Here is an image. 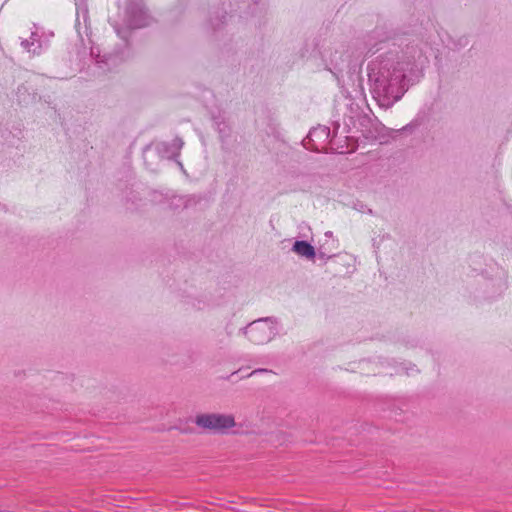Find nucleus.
Returning a JSON list of instances; mask_svg holds the SVG:
<instances>
[{"label":"nucleus","mask_w":512,"mask_h":512,"mask_svg":"<svg viewBox=\"0 0 512 512\" xmlns=\"http://www.w3.org/2000/svg\"><path fill=\"white\" fill-rule=\"evenodd\" d=\"M292 250L307 259H313L316 256L315 248L305 240L295 241Z\"/></svg>","instance_id":"obj_10"},{"label":"nucleus","mask_w":512,"mask_h":512,"mask_svg":"<svg viewBox=\"0 0 512 512\" xmlns=\"http://www.w3.org/2000/svg\"><path fill=\"white\" fill-rule=\"evenodd\" d=\"M326 236H331L332 235V232L331 231H328L325 233Z\"/></svg>","instance_id":"obj_23"},{"label":"nucleus","mask_w":512,"mask_h":512,"mask_svg":"<svg viewBox=\"0 0 512 512\" xmlns=\"http://www.w3.org/2000/svg\"><path fill=\"white\" fill-rule=\"evenodd\" d=\"M116 34L123 40H127L132 29L142 28L148 25L149 16L142 0H129L124 24L121 25L115 20H109Z\"/></svg>","instance_id":"obj_2"},{"label":"nucleus","mask_w":512,"mask_h":512,"mask_svg":"<svg viewBox=\"0 0 512 512\" xmlns=\"http://www.w3.org/2000/svg\"><path fill=\"white\" fill-rule=\"evenodd\" d=\"M424 55L415 45L407 46L400 53L389 52L378 56L368 64L370 91L377 104L391 108L407 91L406 82L418 79L422 74Z\"/></svg>","instance_id":"obj_1"},{"label":"nucleus","mask_w":512,"mask_h":512,"mask_svg":"<svg viewBox=\"0 0 512 512\" xmlns=\"http://www.w3.org/2000/svg\"><path fill=\"white\" fill-rule=\"evenodd\" d=\"M487 287L491 288V296L500 295L507 288V275L505 270L496 267L494 278L489 280Z\"/></svg>","instance_id":"obj_7"},{"label":"nucleus","mask_w":512,"mask_h":512,"mask_svg":"<svg viewBox=\"0 0 512 512\" xmlns=\"http://www.w3.org/2000/svg\"><path fill=\"white\" fill-rule=\"evenodd\" d=\"M421 124V121L419 120V118H415L414 120H412L410 123H408L407 125H405L402 130L403 131H408V132H411L413 131L415 128L419 127Z\"/></svg>","instance_id":"obj_14"},{"label":"nucleus","mask_w":512,"mask_h":512,"mask_svg":"<svg viewBox=\"0 0 512 512\" xmlns=\"http://www.w3.org/2000/svg\"><path fill=\"white\" fill-rule=\"evenodd\" d=\"M351 126H354L353 117H349L348 120L344 119V130L350 132Z\"/></svg>","instance_id":"obj_16"},{"label":"nucleus","mask_w":512,"mask_h":512,"mask_svg":"<svg viewBox=\"0 0 512 512\" xmlns=\"http://www.w3.org/2000/svg\"><path fill=\"white\" fill-rule=\"evenodd\" d=\"M354 208L362 213H365V212H367L369 214L373 213L370 208H367V206L364 203L359 202V201L354 204Z\"/></svg>","instance_id":"obj_15"},{"label":"nucleus","mask_w":512,"mask_h":512,"mask_svg":"<svg viewBox=\"0 0 512 512\" xmlns=\"http://www.w3.org/2000/svg\"><path fill=\"white\" fill-rule=\"evenodd\" d=\"M212 121L215 129L219 133L220 140L225 142L230 137L231 132L229 125L225 121V118L221 114H218L212 117Z\"/></svg>","instance_id":"obj_11"},{"label":"nucleus","mask_w":512,"mask_h":512,"mask_svg":"<svg viewBox=\"0 0 512 512\" xmlns=\"http://www.w3.org/2000/svg\"><path fill=\"white\" fill-rule=\"evenodd\" d=\"M184 146L181 137L176 136L171 142L162 141L156 144V151L161 158L177 161Z\"/></svg>","instance_id":"obj_6"},{"label":"nucleus","mask_w":512,"mask_h":512,"mask_svg":"<svg viewBox=\"0 0 512 512\" xmlns=\"http://www.w3.org/2000/svg\"><path fill=\"white\" fill-rule=\"evenodd\" d=\"M270 372L268 369H255L248 376H252L259 373H268Z\"/></svg>","instance_id":"obj_17"},{"label":"nucleus","mask_w":512,"mask_h":512,"mask_svg":"<svg viewBox=\"0 0 512 512\" xmlns=\"http://www.w3.org/2000/svg\"><path fill=\"white\" fill-rule=\"evenodd\" d=\"M90 55H91V57H92V58H94V59H95V61H96L97 63H106V61H107V59L105 58V56H103V57L101 56V54H100V50H99V48H97V47H91V49H90Z\"/></svg>","instance_id":"obj_13"},{"label":"nucleus","mask_w":512,"mask_h":512,"mask_svg":"<svg viewBox=\"0 0 512 512\" xmlns=\"http://www.w3.org/2000/svg\"><path fill=\"white\" fill-rule=\"evenodd\" d=\"M349 55L345 52L335 51L333 54H331L330 57V65L332 67L329 68V70L336 76L340 72H342L343 67L345 64L349 62Z\"/></svg>","instance_id":"obj_8"},{"label":"nucleus","mask_w":512,"mask_h":512,"mask_svg":"<svg viewBox=\"0 0 512 512\" xmlns=\"http://www.w3.org/2000/svg\"><path fill=\"white\" fill-rule=\"evenodd\" d=\"M318 257L323 260H327V259L331 258V256H327L325 253H323L321 251L318 252Z\"/></svg>","instance_id":"obj_19"},{"label":"nucleus","mask_w":512,"mask_h":512,"mask_svg":"<svg viewBox=\"0 0 512 512\" xmlns=\"http://www.w3.org/2000/svg\"><path fill=\"white\" fill-rule=\"evenodd\" d=\"M339 128H340V122L339 121H334L333 122V134H334V136L338 133Z\"/></svg>","instance_id":"obj_18"},{"label":"nucleus","mask_w":512,"mask_h":512,"mask_svg":"<svg viewBox=\"0 0 512 512\" xmlns=\"http://www.w3.org/2000/svg\"><path fill=\"white\" fill-rule=\"evenodd\" d=\"M76 26L80 24V16L83 17L84 22L86 23L88 19V7L84 0H76Z\"/></svg>","instance_id":"obj_12"},{"label":"nucleus","mask_w":512,"mask_h":512,"mask_svg":"<svg viewBox=\"0 0 512 512\" xmlns=\"http://www.w3.org/2000/svg\"><path fill=\"white\" fill-rule=\"evenodd\" d=\"M225 18H226V16H225V15H223V16H222V18H221V19H219V22H220V23H224L223 19H225Z\"/></svg>","instance_id":"obj_22"},{"label":"nucleus","mask_w":512,"mask_h":512,"mask_svg":"<svg viewBox=\"0 0 512 512\" xmlns=\"http://www.w3.org/2000/svg\"><path fill=\"white\" fill-rule=\"evenodd\" d=\"M211 26L213 27V29H216V28L219 26V24L215 25V24L211 21Z\"/></svg>","instance_id":"obj_21"},{"label":"nucleus","mask_w":512,"mask_h":512,"mask_svg":"<svg viewBox=\"0 0 512 512\" xmlns=\"http://www.w3.org/2000/svg\"><path fill=\"white\" fill-rule=\"evenodd\" d=\"M332 141L330 128L319 125L309 131L307 137L303 140L306 149L316 152H327L329 144Z\"/></svg>","instance_id":"obj_5"},{"label":"nucleus","mask_w":512,"mask_h":512,"mask_svg":"<svg viewBox=\"0 0 512 512\" xmlns=\"http://www.w3.org/2000/svg\"><path fill=\"white\" fill-rule=\"evenodd\" d=\"M249 341L256 345L270 342L278 333L276 320L272 317L261 318L240 329Z\"/></svg>","instance_id":"obj_3"},{"label":"nucleus","mask_w":512,"mask_h":512,"mask_svg":"<svg viewBox=\"0 0 512 512\" xmlns=\"http://www.w3.org/2000/svg\"><path fill=\"white\" fill-rule=\"evenodd\" d=\"M179 167V169L182 171V172H185V169H184V166L182 164V162L179 160V158H177V161H175Z\"/></svg>","instance_id":"obj_20"},{"label":"nucleus","mask_w":512,"mask_h":512,"mask_svg":"<svg viewBox=\"0 0 512 512\" xmlns=\"http://www.w3.org/2000/svg\"><path fill=\"white\" fill-rule=\"evenodd\" d=\"M194 422L199 428L213 434H227L231 428L236 426L235 418L232 414H199Z\"/></svg>","instance_id":"obj_4"},{"label":"nucleus","mask_w":512,"mask_h":512,"mask_svg":"<svg viewBox=\"0 0 512 512\" xmlns=\"http://www.w3.org/2000/svg\"><path fill=\"white\" fill-rule=\"evenodd\" d=\"M21 46L24 50L32 53L33 55L40 54L42 50V44L38 33L36 31L31 32L30 39H23L21 41Z\"/></svg>","instance_id":"obj_9"}]
</instances>
